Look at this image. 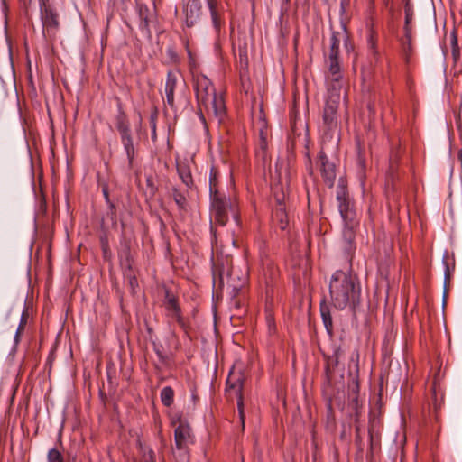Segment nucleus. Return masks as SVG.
Segmentation results:
<instances>
[{
    "label": "nucleus",
    "instance_id": "1",
    "mask_svg": "<svg viewBox=\"0 0 462 462\" xmlns=\"http://www.w3.org/2000/svg\"><path fill=\"white\" fill-rule=\"evenodd\" d=\"M360 285L357 278L341 270L336 271L329 282L331 303L338 310L350 307L353 310L360 303Z\"/></svg>",
    "mask_w": 462,
    "mask_h": 462
},
{
    "label": "nucleus",
    "instance_id": "2",
    "mask_svg": "<svg viewBox=\"0 0 462 462\" xmlns=\"http://www.w3.org/2000/svg\"><path fill=\"white\" fill-rule=\"evenodd\" d=\"M344 42L346 51L350 52L354 50V44L350 41V36L346 26L341 23L339 31H333L329 39L328 50L325 51V61L328 65V73L331 81L338 84L342 81L341 63L339 60V45Z\"/></svg>",
    "mask_w": 462,
    "mask_h": 462
},
{
    "label": "nucleus",
    "instance_id": "3",
    "mask_svg": "<svg viewBox=\"0 0 462 462\" xmlns=\"http://www.w3.org/2000/svg\"><path fill=\"white\" fill-rule=\"evenodd\" d=\"M211 219L219 226H226L229 216L239 224L240 214L237 200L235 198H226L225 194H214L210 198Z\"/></svg>",
    "mask_w": 462,
    "mask_h": 462
},
{
    "label": "nucleus",
    "instance_id": "4",
    "mask_svg": "<svg viewBox=\"0 0 462 462\" xmlns=\"http://www.w3.org/2000/svg\"><path fill=\"white\" fill-rule=\"evenodd\" d=\"M116 101L117 114L114 119L115 127L119 134L121 143L126 152L129 167H132L135 156V148L131 125L120 98L116 97Z\"/></svg>",
    "mask_w": 462,
    "mask_h": 462
},
{
    "label": "nucleus",
    "instance_id": "5",
    "mask_svg": "<svg viewBox=\"0 0 462 462\" xmlns=\"http://www.w3.org/2000/svg\"><path fill=\"white\" fill-rule=\"evenodd\" d=\"M341 82L338 84L331 81V88L328 90V96L323 109V127L326 135L337 133L338 129L337 109L340 105Z\"/></svg>",
    "mask_w": 462,
    "mask_h": 462
},
{
    "label": "nucleus",
    "instance_id": "6",
    "mask_svg": "<svg viewBox=\"0 0 462 462\" xmlns=\"http://www.w3.org/2000/svg\"><path fill=\"white\" fill-rule=\"evenodd\" d=\"M245 376L241 371H231L226 379V392L230 397L234 396L237 400V411L242 426H245V411L243 400Z\"/></svg>",
    "mask_w": 462,
    "mask_h": 462
},
{
    "label": "nucleus",
    "instance_id": "7",
    "mask_svg": "<svg viewBox=\"0 0 462 462\" xmlns=\"http://www.w3.org/2000/svg\"><path fill=\"white\" fill-rule=\"evenodd\" d=\"M337 200L338 201V209L344 223L350 222L353 224V221L359 220L357 218L354 203L348 197L346 180L343 178L338 180Z\"/></svg>",
    "mask_w": 462,
    "mask_h": 462
},
{
    "label": "nucleus",
    "instance_id": "8",
    "mask_svg": "<svg viewBox=\"0 0 462 462\" xmlns=\"http://www.w3.org/2000/svg\"><path fill=\"white\" fill-rule=\"evenodd\" d=\"M185 25L188 28H200L206 23V14L200 0H188L184 5Z\"/></svg>",
    "mask_w": 462,
    "mask_h": 462
},
{
    "label": "nucleus",
    "instance_id": "9",
    "mask_svg": "<svg viewBox=\"0 0 462 462\" xmlns=\"http://www.w3.org/2000/svg\"><path fill=\"white\" fill-rule=\"evenodd\" d=\"M39 6L43 28L56 30L60 24L57 11L51 6L49 1H39Z\"/></svg>",
    "mask_w": 462,
    "mask_h": 462
},
{
    "label": "nucleus",
    "instance_id": "10",
    "mask_svg": "<svg viewBox=\"0 0 462 462\" xmlns=\"http://www.w3.org/2000/svg\"><path fill=\"white\" fill-rule=\"evenodd\" d=\"M318 158L323 180L328 188H332L336 180V165L328 160L323 149L319 151Z\"/></svg>",
    "mask_w": 462,
    "mask_h": 462
},
{
    "label": "nucleus",
    "instance_id": "11",
    "mask_svg": "<svg viewBox=\"0 0 462 462\" xmlns=\"http://www.w3.org/2000/svg\"><path fill=\"white\" fill-rule=\"evenodd\" d=\"M216 95L214 87L207 79H202L197 82L196 97L199 107L204 106L207 108L209 101Z\"/></svg>",
    "mask_w": 462,
    "mask_h": 462
},
{
    "label": "nucleus",
    "instance_id": "12",
    "mask_svg": "<svg viewBox=\"0 0 462 462\" xmlns=\"http://www.w3.org/2000/svg\"><path fill=\"white\" fill-rule=\"evenodd\" d=\"M342 350L340 347L336 348L332 355L325 356L326 365H325V383L328 385H331L334 380V372L339 363V358Z\"/></svg>",
    "mask_w": 462,
    "mask_h": 462
},
{
    "label": "nucleus",
    "instance_id": "13",
    "mask_svg": "<svg viewBox=\"0 0 462 462\" xmlns=\"http://www.w3.org/2000/svg\"><path fill=\"white\" fill-rule=\"evenodd\" d=\"M191 439V429L189 425L180 420L179 425L174 430V443L176 447H189Z\"/></svg>",
    "mask_w": 462,
    "mask_h": 462
},
{
    "label": "nucleus",
    "instance_id": "14",
    "mask_svg": "<svg viewBox=\"0 0 462 462\" xmlns=\"http://www.w3.org/2000/svg\"><path fill=\"white\" fill-rule=\"evenodd\" d=\"M358 229L359 220L353 221V224L350 222L344 223L343 240L346 243L345 249L348 253H352L356 248L355 239Z\"/></svg>",
    "mask_w": 462,
    "mask_h": 462
},
{
    "label": "nucleus",
    "instance_id": "15",
    "mask_svg": "<svg viewBox=\"0 0 462 462\" xmlns=\"http://www.w3.org/2000/svg\"><path fill=\"white\" fill-rule=\"evenodd\" d=\"M125 259L121 262L122 266H124V275L125 279L128 281V284L131 288L133 293L135 292L136 288H138V281L135 276V273L132 267V259L130 257V250L127 248L125 252Z\"/></svg>",
    "mask_w": 462,
    "mask_h": 462
},
{
    "label": "nucleus",
    "instance_id": "16",
    "mask_svg": "<svg viewBox=\"0 0 462 462\" xmlns=\"http://www.w3.org/2000/svg\"><path fill=\"white\" fill-rule=\"evenodd\" d=\"M207 2L210 11L214 29L217 33H219L224 24V20L218 6L217 0H207Z\"/></svg>",
    "mask_w": 462,
    "mask_h": 462
},
{
    "label": "nucleus",
    "instance_id": "17",
    "mask_svg": "<svg viewBox=\"0 0 462 462\" xmlns=\"http://www.w3.org/2000/svg\"><path fill=\"white\" fill-rule=\"evenodd\" d=\"M177 85V77L173 71L167 73V79L165 83V94L167 103L171 107H174V91Z\"/></svg>",
    "mask_w": 462,
    "mask_h": 462
},
{
    "label": "nucleus",
    "instance_id": "18",
    "mask_svg": "<svg viewBox=\"0 0 462 462\" xmlns=\"http://www.w3.org/2000/svg\"><path fill=\"white\" fill-rule=\"evenodd\" d=\"M401 51L404 60L407 64L410 63L411 57L415 53V47L413 44V37H403L399 39Z\"/></svg>",
    "mask_w": 462,
    "mask_h": 462
},
{
    "label": "nucleus",
    "instance_id": "19",
    "mask_svg": "<svg viewBox=\"0 0 462 462\" xmlns=\"http://www.w3.org/2000/svg\"><path fill=\"white\" fill-rule=\"evenodd\" d=\"M320 315L322 318L323 324L328 334L332 337L334 334V326L332 320V315L330 312L329 307L326 304L325 301L320 303Z\"/></svg>",
    "mask_w": 462,
    "mask_h": 462
},
{
    "label": "nucleus",
    "instance_id": "20",
    "mask_svg": "<svg viewBox=\"0 0 462 462\" xmlns=\"http://www.w3.org/2000/svg\"><path fill=\"white\" fill-rule=\"evenodd\" d=\"M371 448L377 447L380 443V422L375 419L369 421L368 428Z\"/></svg>",
    "mask_w": 462,
    "mask_h": 462
},
{
    "label": "nucleus",
    "instance_id": "21",
    "mask_svg": "<svg viewBox=\"0 0 462 462\" xmlns=\"http://www.w3.org/2000/svg\"><path fill=\"white\" fill-rule=\"evenodd\" d=\"M171 197H172L174 202L176 203V205L178 206L179 210L181 213H187L189 206L188 199H187L186 196L184 195V193H182L176 187H172Z\"/></svg>",
    "mask_w": 462,
    "mask_h": 462
},
{
    "label": "nucleus",
    "instance_id": "22",
    "mask_svg": "<svg viewBox=\"0 0 462 462\" xmlns=\"http://www.w3.org/2000/svg\"><path fill=\"white\" fill-rule=\"evenodd\" d=\"M164 305L167 310L171 312V314H178V311H180V307L178 303L176 296L167 288L164 290Z\"/></svg>",
    "mask_w": 462,
    "mask_h": 462
},
{
    "label": "nucleus",
    "instance_id": "23",
    "mask_svg": "<svg viewBox=\"0 0 462 462\" xmlns=\"http://www.w3.org/2000/svg\"><path fill=\"white\" fill-rule=\"evenodd\" d=\"M177 171L181 179L182 182L188 187L191 188L193 185V180L191 176V172L189 167L186 164H178Z\"/></svg>",
    "mask_w": 462,
    "mask_h": 462
},
{
    "label": "nucleus",
    "instance_id": "24",
    "mask_svg": "<svg viewBox=\"0 0 462 462\" xmlns=\"http://www.w3.org/2000/svg\"><path fill=\"white\" fill-rule=\"evenodd\" d=\"M172 456L174 462H189V447L174 446L172 448Z\"/></svg>",
    "mask_w": 462,
    "mask_h": 462
},
{
    "label": "nucleus",
    "instance_id": "25",
    "mask_svg": "<svg viewBox=\"0 0 462 462\" xmlns=\"http://www.w3.org/2000/svg\"><path fill=\"white\" fill-rule=\"evenodd\" d=\"M222 194L218 189V171L215 167H211L209 174V197H214V194Z\"/></svg>",
    "mask_w": 462,
    "mask_h": 462
},
{
    "label": "nucleus",
    "instance_id": "26",
    "mask_svg": "<svg viewBox=\"0 0 462 462\" xmlns=\"http://www.w3.org/2000/svg\"><path fill=\"white\" fill-rule=\"evenodd\" d=\"M273 217L278 221L282 230L286 229L289 219L284 207H277L273 212Z\"/></svg>",
    "mask_w": 462,
    "mask_h": 462
},
{
    "label": "nucleus",
    "instance_id": "27",
    "mask_svg": "<svg viewBox=\"0 0 462 462\" xmlns=\"http://www.w3.org/2000/svg\"><path fill=\"white\" fill-rule=\"evenodd\" d=\"M209 104L212 105L215 115L221 119L226 114V106L223 98L216 95L209 101Z\"/></svg>",
    "mask_w": 462,
    "mask_h": 462
},
{
    "label": "nucleus",
    "instance_id": "28",
    "mask_svg": "<svg viewBox=\"0 0 462 462\" xmlns=\"http://www.w3.org/2000/svg\"><path fill=\"white\" fill-rule=\"evenodd\" d=\"M450 44L453 60L457 62L460 58V49L458 47L457 32L455 29L450 33Z\"/></svg>",
    "mask_w": 462,
    "mask_h": 462
},
{
    "label": "nucleus",
    "instance_id": "29",
    "mask_svg": "<svg viewBox=\"0 0 462 462\" xmlns=\"http://www.w3.org/2000/svg\"><path fill=\"white\" fill-rule=\"evenodd\" d=\"M443 263L445 265L443 305L445 306L446 299H447V296H448V291L449 287H450L451 273H450V269H449V266H448V263L447 257L444 258Z\"/></svg>",
    "mask_w": 462,
    "mask_h": 462
},
{
    "label": "nucleus",
    "instance_id": "30",
    "mask_svg": "<svg viewBox=\"0 0 462 462\" xmlns=\"http://www.w3.org/2000/svg\"><path fill=\"white\" fill-rule=\"evenodd\" d=\"M174 392L171 386H165L161 391V401L166 407H170L173 402Z\"/></svg>",
    "mask_w": 462,
    "mask_h": 462
},
{
    "label": "nucleus",
    "instance_id": "31",
    "mask_svg": "<svg viewBox=\"0 0 462 462\" xmlns=\"http://www.w3.org/2000/svg\"><path fill=\"white\" fill-rule=\"evenodd\" d=\"M28 317H29L28 311H27V310H24L22 313L20 323H19V326L17 328V330H16V333L14 336L15 344H18V342L20 341V337H21L22 334L23 333L25 326L27 324Z\"/></svg>",
    "mask_w": 462,
    "mask_h": 462
},
{
    "label": "nucleus",
    "instance_id": "32",
    "mask_svg": "<svg viewBox=\"0 0 462 462\" xmlns=\"http://www.w3.org/2000/svg\"><path fill=\"white\" fill-rule=\"evenodd\" d=\"M358 392H359V383L356 381L355 388L353 389V393L349 395L350 402L349 405L352 409L356 410V415H358Z\"/></svg>",
    "mask_w": 462,
    "mask_h": 462
},
{
    "label": "nucleus",
    "instance_id": "33",
    "mask_svg": "<svg viewBox=\"0 0 462 462\" xmlns=\"http://www.w3.org/2000/svg\"><path fill=\"white\" fill-rule=\"evenodd\" d=\"M47 458L48 462H65L63 455L57 448H51Z\"/></svg>",
    "mask_w": 462,
    "mask_h": 462
},
{
    "label": "nucleus",
    "instance_id": "34",
    "mask_svg": "<svg viewBox=\"0 0 462 462\" xmlns=\"http://www.w3.org/2000/svg\"><path fill=\"white\" fill-rule=\"evenodd\" d=\"M274 189V198L278 204L277 207H284L286 195L283 191V189L279 186H276Z\"/></svg>",
    "mask_w": 462,
    "mask_h": 462
},
{
    "label": "nucleus",
    "instance_id": "35",
    "mask_svg": "<svg viewBox=\"0 0 462 462\" xmlns=\"http://www.w3.org/2000/svg\"><path fill=\"white\" fill-rule=\"evenodd\" d=\"M158 117V112L155 109L150 116V124L152 127V142H156L157 134H156V121Z\"/></svg>",
    "mask_w": 462,
    "mask_h": 462
},
{
    "label": "nucleus",
    "instance_id": "36",
    "mask_svg": "<svg viewBox=\"0 0 462 462\" xmlns=\"http://www.w3.org/2000/svg\"><path fill=\"white\" fill-rule=\"evenodd\" d=\"M157 6L160 8H166L169 12L173 13L175 15L178 14V6L175 3H166L165 0H157Z\"/></svg>",
    "mask_w": 462,
    "mask_h": 462
},
{
    "label": "nucleus",
    "instance_id": "37",
    "mask_svg": "<svg viewBox=\"0 0 462 462\" xmlns=\"http://www.w3.org/2000/svg\"><path fill=\"white\" fill-rule=\"evenodd\" d=\"M239 55V64L241 67L246 69L248 66V58H247V51L246 47H239L238 49Z\"/></svg>",
    "mask_w": 462,
    "mask_h": 462
},
{
    "label": "nucleus",
    "instance_id": "38",
    "mask_svg": "<svg viewBox=\"0 0 462 462\" xmlns=\"http://www.w3.org/2000/svg\"><path fill=\"white\" fill-rule=\"evenodd\" d=\"M171 315L172 318H174L176 319V321L180 326V328L185 331V333L188 334L189 326L188 325L187 321L182 318L181 311H178V314H171Z\"/></svg>",
    "mask_w": 462,
    "mask_h": 462
},
{
    "label": "nucleus",
    "instance_id": "39",
    "mask_svg": "<svg viewBox=\"0 0 462 462\" xmlns=\"http://www.w3.org/2000/svg\"><path fill=\"white\" fill-rule=\"evenodd\" d=\"M412 19H404L403 25V37H413L412 36Z\"/></svg>",
    "mask_w": 462,
    "mask_h": 462
},
{
    "label": "nucleus",
    "instance_id": "40",
    "mask_svg": "<svg viewBox=\"0 0 462 462\" xmlns=\"http://www.w3.org/2000/svg\"><path fill=\"white\" fill-rule=\"evenodd\" d=\"M403 4H404V14H405V18L404 19H413V8H412V5L411 4V1L410 0H402Z\"/></svg>",
    "mask_w": 462,
    "mask_h": 462
},
{
    "label": "nucleus",
    "instance_id": "41",
    "mask_svg": "<svg viewBox=\"0 0 462 462\" xmlns=\"http://www.w3.org/2000/svg\"><path fill=\"white\" fill-rule=\"evenodd\" d=\"M108 209H109V211H108L107 215L109 216V217L112 221V224L116 225V222H117L116 207L114 202L108 204Z\"/></svg>",
    "mask_w": 462,
    "mask_h": 462
},
{
    "label": "nucleus",
    "instance_id": "42",
    "mask_svg": "<svg viewBox=\"0 0 462 462\" xmlns=\"http://www.w3.org/2000/svg\"><path fill=\"white\" fill-rule=\"evenodd\" d=\"M143 462H156L155 460V454L152 449H149L147 452H143Z\"/></svg>",
    "mask_w": 462,
    "mask_h": 462
},
{
    "label": "nucleus",
    "instance_id": "43",
    "mask_svg": "<svg viewBox=\"0 0 462 462\" xmlns=\"http://www.w3.org/2000/svg\"><path fill=\"white\" fill-rule=\"evenodd\" d=\"M350 5V0H341L340 2V13L341 14H345L347 8Z\"/></svg>",
    "mask_w": 462,
    "mask_h": 462
},
{
    "label": "nucleus",
    "instance_id": "44",
    "mask_svg": "<svg viewBox=\"0 0 462 462\" xmlns=\"http://www.w3.org/2000/svg\"><path fill=\"white\" fill-rule=\"evenodd\" d=\"M293 149H294V143H291V146H288V152H289L288 163L289 164H291L295 159V154L293 152Z\"/></svg>",
    "mask_w": 462,
    "mask_h": 462
},
{
    "label": "nucleus",
    "instance_id": "45",
    "mask_svg": "<svg viewBox=\"0 0 462 462\" xmlns=\"http://www.w3.org/2000/svg\"><path fill=\"white\" fill-rule=\"evenodd\" d=\"M146 183H147V186L151 189L152 194H154L155 191L157 190V188L153 184L152 178V177H148L146 179Z\"/></svg>",
    "mask_w": 462,
    "mask_h": 462
},
{
    "label": "nucleus",
    "instance_id": "46",
    "mask_svg": "<svg viewBox=\"0 0 462 462\" xmlns=\"http://www.w3.org/2000/svg\"><path fill=\"white\" fill-rule=\"evenodd\" d=\"M306 156L308 158L307 170L309 171V174L312 175L313 174V167H312V162H311V159L310 157L309 152H307Z\"/></svg>",
    "mask_w": 462,
    "mask_h": 462
},
{
    "label": "nucleus",
    "instance_id": "47",
    "mask_svg": "<svg viewBox=\"0 0 462 462\" xmlns=\"http://www.w3.org/2000/svg\"><path fill=\"white\" fill-rule=\"evenodd\" d=\"M103 195L105 197V199H106V202L107 203V205L112 203V201L110 200V198H109V192H108L107 187L103 188Z\"/></svg>",
    "mask_w": 462,
    "mask_h": 462
},
{
    "label": "nucleus",
    "instance_id": "48",
    "mask_svg": "<svg viewBox=\"0 0 462 462\" xmlns=\"http://www.w3.org/2000/svg\"><path fill=\"white\" fill-rule=\"evenodd\" d=\"M259 145H260V148H261L263 152H265V151H266V149H267V141H266V139H263V140H261V141H260Z\"/></svg>",
    "mask_w": 462,
    "mask_h": 462
},
{
    "label": "nucleus",
    "instance_id": "49",
    "mask_svg": "<svg viewBox=\"0 0 462 462\" xmlns=\"http://www.w3.org/2000/svg\"><path fill=\"white\" fill-rule=\"evenodd\" d=\"M155 351L160 360L165 362L166 357L162 355V351L158 348H156Z\"/></svg>",
    "mask_w": 462,
    "mask_h": 462
},
{
    "label": "nucleus",
    "instance_id": "50",
    "mask_svg": "<svg viewBox=\"0 0 462 462\" xmlns=\"http://www.w3.org/2000/svg\"><path fill=\"white\" fill-rule=\"evenodd\" d=\"M102 248H103V251L104 253H106L107 249H108V245H107V241L105 239H102Z\"/></svg>",
    "mask_w": 462,
    "mask_h": 462
},
{
    "label": "nucleus",
    "instance_id": "51",
    "mask_svg": "<svg viewBox=\"0 0 462 462\" xmlns=\"http://www.w3.org/2000/svg\"><path fill=\"white\" fill-rule=\"evenodd\" d=\"M367 106H368L369 111L374 114V104L369 103Z\"/></svg>",
    "mask_w": 462,
    "mask_h": 462
},
{
    "label": "nucleus",
    "instance_id": "52",
    "mask_svg": "<svg viewBox=\"0 0 462 462\" xmlns=\"http://www.w3.org/2000/svg\"><path fill=\"white\" fill-rule=\"evenodd\" d=\"M356 441L358 442L360 440L358 427L356 428Z\"/></svg>",
    "mask_w": 462,
    "mask_h": 462
},
{
    "label": "nucleus",
    "instance_id": "53",
    "mask_svg": "<svg viewBox=\"0 0 462 462\" xmlns=\"http://www.w3.org/2000/svg\"><path fill=\"white\" fill-rule=\"evenodd\" d=\"M235 305H236V307L238 309V308L240 307V303H239V301L236 300Z\"/></svg>",
    "mask_w": 462,
    "mask_h": 462
},
{
    "label": "nucleus",
    "instance_id": "54",
    "mask_svg": "<svg viewBox=\"0 0 462 462\" xmlns=\"http://www.w3.org/2000/svg\"><path fill=\"white\" fill-rule=\"evenodd\" d=\"M328 409H329V412L330 414L332 415V407H331V403L328 404Z\"/></svg>",
    "mask_w": 462,
    "mask_h": 462
},
{
    "label": "nucleus",
    "instance_id": "55",
    "mask_svg": "<svg viewBox=\"0 0 462 462\" xmlns=\"http://www.w3.org/2000/svg\"><path fill=\"white\" fill-rule=\"evenodd\" d=\"M141 125H142V117H140V120H139V127L141 128Z\"/></svg>",
    "mask_w": 462,
    "mask_h": 462
},
{
    "label": "nucleus",
    "instance_id": "56",
    "mask_svg": "<svg viewBox=\"0 0 462 462\" xmlns=\"http://www.w3.org/2000/svg\"><path fill=\"white\" fill-rule=\"evenodd\" d=\"M169 53L171 54V56H173V51L171 50L169 51Z\"/></svg>",
    "mask_w": 462,
    "mask_h": 462
},
{
    "label": "nucleus",
    "instance_id": "57",
    "mask_svg": "<svg viewBox=\"0 0 462 462\" xmlns=\"http://www.w3.org/2000/svg\"><path fill=\"white\" fill-rule=\"evenodd\" d=\"M263 139H265L264 136L263 135V132H261V140Z\"/></svg>",
    "mask_w": 462,
    "mask_h": 462
}]
</instances>
